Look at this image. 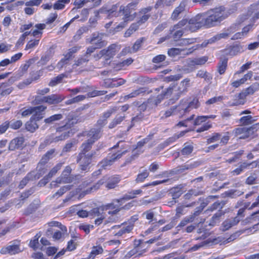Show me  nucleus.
<instances>
[{"instance_id":"nucleus-53","label":"nucleus","mask_w":259,"mask_h":259,"mask_svg":"<svg viewBox=\"0 0 259 259\" xmlns=\"http://www.w3.org/2000/svg\"><path fill=\"white\" fill-rule=\"evenodd\" d=\"M94 143L87 140L83 142L81 145V150L79 153H82L84 154H87V153L89 152L92 148V146Z\"/></svg>"},{"instance_id":"nucleus-12","label":"nucleus","mask_w":259,"mask_h":259,"mask_svg":"<svg viewBox=\"0 0 259 259\" xmlns=\"http://www.w3.org/2000/svg\"><path fill=\"white\" fill-rule=\"evenodd\" d=\"M230 138L231 133L229 132H225L223 136L220 133H213L207 137L206 142L207 144H210L220 140L221 145H226L228 143Z\"/></svg>"},{"instance_id":"nucleus-46","label":"nucleus","mask_w":259,"mask_h":259,"mask_svg":"<svg viewBox=\"0 0 259 259\" xmlns=\"http://www.w3.org/2000/svg\"><path fill=\"white\" fill-rule=\"evenodd\" d=\"M142 190L141 189L132 190L128 192L127 194H125L121 199L128 200L136 198L137 195H140L142 194Z\"/></svg>"},{"instance_id":"nucleus-32","label":"nucleus","mask_w":259,"mask_h":259,"mask_svg":"<svg viewBox=\"0 0 259 259\" xmlns=\"http://www.w3.org/2000/svg\"><path fill=\"white\" fill-rule=\"evenodd\" d=\"M146 40V37H141L136 40V41L133 44L132 48L127 47L125 48L124 50L125 52L127 51V52L130 53H136L141 48L143 45V44Z\"/></svg>"},{"instance_id":"nucleus-3","label":"nucleus","mask_w":259,"mask_h":259,"mask_svg":"<svg viewBox=\"0 0 259 259\" xmlns=\"http://www.w3.org/2000/svg\"><path fill=\"white\" fill-rule=\"evenodd\" d=\"M65 120L64 124L56 128V132L61 134L55 137L53 135L50 136L47 139L48 143H57L67 139L70 136V129L79 122L77 116L71 113L68 114Z\"/></svg>"},{"instance_id":"nucleus-25","label":"nucleus","mask_w":259,"mask_h":259,"mask_svg":"<svg viewBox=\"0 0 259 259\" xmlns=\"http://www.w3.org/2000/svg\"><path fill=\"white\" fill-rule=\"evenodd\" d=\"M90 214L93 217H98L94 221L95 224L97 226H99L103 223L105 219V214L103 211H102V205L100 207L92 208L90 211Z\"/></svg>"},{"instance_id":"nucleus-36","label":"nucleus","mask_w":259,"mask_h":259,"mask_svg":"<svg viewBox=\"0 0 259 259\" xmlns=\"http://www.w3.org/2000/svg\"><path fill=\"white\" fill-rule=\"evenodd\" d=\"M118 159H119L113 153H109L107 157L101 162L102 167L105 169L107 166L111 165L114 162Z\"/></svg>"},{"instance_id":"nucleus-34","label":"nucleus","mask_w":259,"mask_h":259,"mask_svg":"<svg viewBox=\"0 0 259 259\" xmlns=\"http://www.w3.org/2000/svg\"><path fill=\"white\" fill-rule=\"evenodd\" d=\"M143 243V240L141 239H135L134 241V248L131 250H130L125 256L130 258L132 256L136 255L139 251V250L142 248L141 247L142 244Z\"/></svg>"},{"instance_id":"nucleus-61","label":"nucleus","mask_w":259,"mask_h":259,"mask_svg":"<svg viewBox=\"0 0 259 259\" xmlns=\"http://www.w3.org/2000/svg\"><path fill=\"white\" fill-rule=\"evenodd\" d=\"M248 167H249V164H248V163L244 162L238 167L232 170L231 173L233 176L239 175L244 169L247 168Z\"/></svg>"},{"instance_id":"nucleus-20","label":"nucleus","mask_w":259,"mask_h":259,"mask_svg":"<svg viewBox=\"0 0 259 259\" xmlns=\"http://www.w3.org/2000/svg\"><path fill=\"white\" fill-rule=\"evenodd\" d=\"M176 88L175 84L170 85L167 89L162 90L161 93L158 95L155 100V103L157 105L164 99H167L171 97L175 89Z\"/></svg>"},{"instance_id":"nucleus-7","label":"nucleus","mask_w":259,"mask_h":259,"mask_svg":"<svg viewBox=\"0 0 259 259\" xmlns=\"http://www.w3.org/2000/svg\"><path fill=\"white\" fill-rule=\"evenodd\" d=\"M200 105L199 99L197 97H194L192 100H190V98L182 99L177 105L179 117H185L191 110L198 108Z\"/></svg>"},{"instance_id":"nucleus-27","label":"nucleus","mask_w":259,"mask_h":259,"mask_svg":"<svg viewBox=\"0 0 259 259\" xmlns=\"http://www.w3.org/2000/svg\"><path fill=\"white\" fill-rule=\"evenodd\" d=\"M65 97L63 95L53 94L45 96V102L48 105H57L61 103L65 99Z\"/></svg>"},{"instance_id":"nucleus-52","label":"nucleus","mask_w":259,"mask_h":259,"mask_svg":"<svg viewBox=\"0 0 259 259\" xmlns=\"http://www.w3.org/2000/svg\"><path fill=\"white\" fill-rule=\"evenodd\" d=\"M125 119V116H116L111 121L108 125L109 129H112L116 127L117 125L120 124L121 122Z\"/></svg>"},{"instance_id":"nucleus-17","label":"nucleus","mask_w":259,"mask_h":259,"mask_svg":"<svg viewBox=\"0 0 259 259\" xmlns=\"http://www.w3.org/2000/svg\"><path fill=\"white\" fill-rule=\"evenodd\" d=\"M17 241H13L12 243L9 245L3 247L0 250V253L2 254H9L10 255H14L21 252L20 249V244L19 242L16 243ZM10 242V243H11Z\"/></svg>"},{"instance_id":"nucleus-16","label":"nucleus","mask_w":259,"mask_h":259,"mask_svg":"<svg viewBox=\"0 0 259 259\" xmlns=\"http://www.w3.org/2000/svg\"><path fill=\"white\" fill-rule=\"evenodd\" d=\"M102 132L101 128L93 127L90 128L88 131L83 132L81 133V136H87L88 138V140L95 143L101 138Z\"/></svg>"},{"instance_id":"nucleus-62","label":"nucleus","mask_w":259,"mask_h":259,"mask_svg":"<svg viewBox=\"0 0 259 259\" xmlns=\"http://www.w3.org/2000/svg\"><path fill=\"white\" fill-rule=\"evenodd\" d=\"M259 214V210L253 212L250 216L246 217L244 220L241 222L242 225H246L248 224L252 223L255 220V215Z\"/></svg>"},{"instance_id":"nucleus-31","label":"nucleus","mask_w":259,"mask_h":259,"mask_svg":"<svg viewBox=\"0 0 259 259\" xmlns=\"http://www.w3.org/2000/svg\"><path fill=\"white\" fill-rule=\"evenodd\" d=\"M152 10L151 7L143 8L139 11V14L141 16L136 22L140 26L145 23L150 17L149 12Z\"/></svg>"},{"instance_id":"nucleus-50","label":"nucleus","mask_w":259,"mask_h":259,"mask_svg":"<svg viewBox=\"0 0 259 259\" xmlns=\"http://www.w3.org/2000/svg\"><path fill=\"white\" fill-rule=\"evenodd\" d=\"M259 130V123L252 124L249 127H245L246 135H248V138L253 137L256 132Z\"/></svg>"},{"instance_id":"nucleus-1","label":"nucleus","mask_w":259,"mask_h":259,"mask_svg":"<svg viewBox=\"0 0 259 259\" xmlns=\"http://www.w3.org/2000/svg\"><path fill=\"white\" fill-rule=\"evenodd\" d=\"M204 27L202 15L199 13L191 18H183L169 29V34L175 41L179 40L186 32H194Z\"/></svg>"},{"instance_id":"nucleus-40","label":"nucleus","mask_w":259,"mask_h":259,"mask_svg":"<svg viewBox=\"0 0 259 259\" xmlns=\"http://www.w3.org/2000/svg\"><path fill=\"white\" fill-rule=\"evenodd\" d=\"M225 214V211L222 210H219L211 218L209 225L212 226H215L217 224L220 222L221 219Z\"/></svg>"},{"instance_id":"nucleus-57","label":"nucleus","mask_w":259,"mask_h":259,"mask_svg":"<svg viewBox=\"0 0 259 259\" xmlns=\"http://www.w3.org/2000/svg\"><path fill=\"white\" fill-rule=\"evenodd\" d=\"M70 0H58L53 5V7L54 10H62L65 5L69 3Z\"/></svg>"},{"instance_id":"nucleus-22","label":"nucleus","mask_w":259,"mask_h":259,"mask_svg":"<svg viewBox=\"0 0 259 259\" xmlns=\"http://www.w3.org/2000/svg\"><path fill=\"white\" fill-rule=\"evenodd\" d=\"M63 164L64 162H59L57 163L50 170L48 174L44 177V178L40 181V182L43 183L44 185L47 184L61 169Z\"/></svg>"},{"instance_id":"nucleus-24","label":"nucleus","mask_w":259,"mask_h":259,"mask_svg":"<svg viewBox=\"0 0 259 259\" xmlns=\"http://www.w3.org/2000/svg\"><path fill=\"white\" fill-rule=\"evenodd\" d=\"M120 49V46L116 44H111L106 49H102V51L104 53L105 59L106 61L110 60L119 51Z\"/></svg>"},{"instance_id":"nucleus-33","label":"nucleus","mask_w":259,"mask_h":259,"mask_svg":"<svg viewBox=\"0 0 259 259\" xmlns=\"http://www.w3.org/2000/svg\"><path fill=\"white\" fill-rule=\"evenodd\" d=\"M34 27L35 29H31V36L35 37V39L40 40L42 36L43 30L46 28V25L45 23H38L36 24Z\"/></svg>"},{"instance_id":"nucleus-29","label":"nucleus","mask_w":259,"mask_h":259,"mask_svg":"<svg viewBox=\"0 0 259 259\" xmlns=\"http://www.w3.org/2000/svg\"><path fill=\"white\" fill-rule=\"evenodd\" d=\"M50 161L47 158L44 156H42L38 163H37V175L38 178L44 175L48 170V166L47 164Z\"/></svg>"},{"instance_id":"nucleus-35","label":"nucleus","mask_w":259,"mask_h":259,"mask_svg":"<svg viewBox=\"0 0 259 259\" xmlns=\"http://www.w3.org/2000/svg\"><path fill=\"white\" fill-rule=\"evenodd\" d=\"M37 121L30 117L25 124V130L32 133L35 132L39 127Z\"/></svg>"},{"instance_id":"nucleus-15","label":"nucleus","mask_w":259,"mask_h":259,"mask_svg":"<svg viewBox=\"0 0 259 259\" xmlns=\"http://www.w3.org/2000/svg\"><path fill=\"white\" fill-rule=\"evenodd\" d=\"M26 146L25 138L23 136H18L10 141L8 149L9 151L22 150Z\"/></svg>"},{"instance_id":"nucleus-26","label":"nucleus","mask_w":259,"mask_h":259,"mask_svg":"<svg viewBox=\"0 0 259 259\" xmlns=\"http://www.w3.org/2000/svg\"><path fill=\"white\" fill-rule=\"evenodd\" d=\"M80 48V46L76 45L69 49L67 52L64 55V58L60 60V62L62 65L67 64L70 60L74 57L75 54L79 51Z\"/></svg>"},{"instance_id":"nucleus-5","label":"nucleus","mask_w":259,"mask_h":259,"mask_svg":"<svg viewBox=\"0 0 259 259\" xmlns=\"http://www.w3.org/2000/svg\"><path fill=\"white\" fill-rule=\"evenodd\" d=\"M137 2H131L125 6L122 5L119 7V12L123 15V21L114 28L112 31L113 33L125 27L128 21L134 20L137 15L136 12L134 11L137 9Z\"/></svg>"},{"instance_id":"nucleus-47","label":"nucleus","mask_w":259,"mask_h":259,"mask_svg":"<svg viewBox=\"0 0 259 259\" xmlns=\"http://www.w3.org/2000/svg\"><path fill=\"white\" fill-rule=\"evenodd\" d=\"M151 92H152V91H149L148 88L146 87H140L133 91L130 94L132 98H135L141 95H143L146 93L149 94Z\"/></svg>"},{"instance_id":"nucleus-4","label":"nucleus","mask_w":259,"mask_h":259,"mask_svg":"<svg viewBox=\"0 0 259 259\" xmlns=\"http://www.w3.org/2000/svg\"><path fill=\"white\" fill-rule=\"evenodd\" d=\"M120 180V177L119 175H113L109 177L104 176L92 186L82 191L79 194V197L82 198L87 194L97 191L103 185L108 190L114 189L117 186Z\"/></svg>"},{"instance_id":"nucleus-60","label":"nucleus","mask_w":259,"mask_h":259,"mask_svg":"<svg viewBox=\"0 0 259 259\" xmlns=\"http://www.w3.org/2000/svg\"><path fill=\"white\" fill-rule=\"evenodd\" d=\"M225 204L226 202L224 201H222L221 202L217 201L211 205L208 210L211 211L217 210V209H219V210H222V208Z\"/></svg>"},{"instance_id":"nucleus-38","label":"nucleus","mask_w":259,"mask_h":259,"mask_svg":"<svg viewBox=\"0 0 259 259\" xmlns=\"http://www.w3.org/2000/svg\"><path fill=\"white\" fill-rule=\"evenodd\" d=\"M208 57L206 56L191 59L189 64L191 66L203 65L208 61Z\"/></svg>"},{"instance_id":"nucleus-48","label":"nucleus","mask_w":259,"mask_h":259,"mask_svg":"<svg viewBox=\"0 0 259 259\" xmlns=\"http://www.w3.org/2000/svg\"><path fill=\"white\" fill-rule=\"evenodd\" d=\"M7 83L3 82L0 84V99L6 96L11 93L12 89L11 88H7Z\"/></svg>"},{"instance_id":"nucleus-39","label":"nucleus","mask_w":259,"mask_h":259,"mask_svg":"<svg viewBox=\"0 0 259 259\" xmlns=\"http://www.w3.org/2000/svg\"><path fill=\"white\" fill-rule=\"evenodd\" d=\"M228 59L224 58L220 59L218 63L217 70L220 74L222 75L225 73L228 66Z\"/></svg>"},{"instance_id":"nucleus-30","label":"nucleus","mask_w":259,"mask_h":259,"mask_svg":"<svg viewBox=\"0 0 259 259\" xmlns=\"http://www.w3.org/2000/svg\"><path fill=\"white\" fill-rule=\"evenodd\" d=\"M47 108V106L44 105L33 107V114L31 116V118L38 121L42 119L44 117L45 111Z\"/></svg>"},{"instance_id":"nucleus-18","label":"nucleus","mask_w":259,"mask_h":259,"mask_svg":"<svg viewBox=\"0 0 259 259\" xmlns=\"http://www.w3.org/2000/svg\"><path fill=\"white\" fill-rule=\"evenodd\" d=\"M130 145L123 141H119L115 145L110 148V150H114L119 148L120 150H117L113 153L116 157L120 159L123 154L126 153L130 149Z\"/></svg>"},{"instance_id":"nucleus-6","label":"nucleus","mask_w":259,"mask_h":259,"mask_svg":"<svg viewBox=\"0 0 259 259\" xmlns=\"http://www.w3.org/2000/svg\"><path fill=\"white\" fill-rule=\"evenodd\" d=\"M138 220L137 215L131 217L127 221H125L120 225H114L111 229L113 230V235L117 238L123 237L127 234L132 232L135 227V224Z\"/></svg>"},{"instance_id":"nucleus-28","label":"nucleus","mask_w":259,"mask_h":259,"mask_svg":"<svg viewBox=\"0 0 259 259\" xmlns=\"http://www.w3.org/2000/svg\"><path fill=\"white\" fill-rule=\"evenodd\" d=\"M186 6L187 2L185 1H181L171 13L170 19L172 21L178 20L180 18V15L186 11Z\"/></svg>"},{"instance_id":"nucleus-41","label":"nucleus","mask_w":259,"mask_h":259,"mask_svg":"<svg viewBox=\"0 0 259 259\" xmlns=\"http://www.w3.org/2000/svg\"><path fill=\"white\" fill-rule=\"evenodd\" d=\"M233 133L235 137H238L240 139H245L248 138V135L245 132V127H239L233 130Z\"/></svg>"},{"instance_id":"nucleus-64","label":"nucleus","mask_w":259,"mask_h":259,"mask_svg":"<svg viewBox=\"0 0 259 259\" xmlns=\"http://www.w3.org/2000/svg\"><path fill=\"white\" fill-rule=\"evenodd\" d=\"M39 41L40 40L38 39L35 38L33 39H30L27 42L25 46V50H28L36 47L38 45Z\"/></svg>"},{"instance_id":"nucleus-44","label":"nucleus","mask_w":259,"mask_h":259,"mask_svg":"<svg viewBox=\"0 0 259 259\" xmlns=\"http://www.w3.org/2000/svg\"><path fill=\"white\" fill-rule=\"evenodd\" d=\"M67 77V75L65 73L59 74L57 76L52 78L48 84L50 87H55L58 84L61 83L63 78Z\"/></svg>"},{"instance_id":"nucleus-42","label":"nucleus","mask_w":259,"mask_h":259,"mask_svg":"<svg viewBox=\"0 0 259 259\" xmlns=\"http://www.w3.org/2000/svg\"><path fill=\"white\" fill-rule=\"evenodd\" d=\"M63 117V116L61 113L55 114L52 115L44 119V122L46 124H52L56 121L61 120Z\"/></svg>"},{"instance_id":"nucleus-21","label":"nucleus","mask_w":259,"mask_h":259,"mask_svg":"<svg viewBox=\"0 0 259 259\" xmlns=\"http://www.w3.org/2000/svg\"><path fill=\"white\" fill-rule=\"evenodd\" d=\"M245 50L244 46L238 43L227 46L224 51L226 55L234 56L243 52Z\"/></svg>"},{"instance_id":"nucleus-58","label":"nucleus","mask_w":259,"mask_h":259,"mask_svg":"<svg viewBox=\"0 0 259 259\" xmlns=\"http://www.w3.org/2000/svg\"><path fill=\"white\" fill-rule=\"evenodd\" d=\"M103 249L100 246H94L92 248L91 252H90L89 258L91 259H94L95 256L103 252Z\"/></svg>"},{"instance_id":"nucleus-8","label":"nucleus","mask_w":259,"mask_h":259,"mask_svg":"<svg viewBox=\"0 0 259 259\" xmlns=\"http://www.w3.org/2000/svg\"><path fill=\"white\" fill-rule=\"evenodd\" d=\"M121 199H113L110 203H107L102 205V211H106L109 210L108 211V214L110 216L108 218V220H106L104 222V224L106 225L108 223H116L117 219L113 218V215L117 214L123 208L121 206L120 202Z\"/></svg>"},{"instance_id":"nucleus-2","label":"nucleus","mask_w":259,"mask_h":259,"mask_svg":"<svg viewBox=\"0 0 259 259\" xmlns=\"http://www.w3.org/2000/svg\"><path fill=\"white\" fill-rule=\"evenodd\" d=\"M200 14L203 18L204 28H210L220 25L229 15V13L223 6L210 9Z\"/></svg>"},{"instance_id":"nucleus-37","label":"nucleus","mask_w":259,"mask_h":259,"mask_svg":"<svg viewBox=\"0 0 259 259\" xmlns=\"http://www.w3.org/2000/svg\"><path fill=\"white\" fill-rule=\"evenodd\" d=\"M240 222L238 217H234L233 220H226L222 223V227L224 231H227L232 227L235 226Z\"/></svg>"},{"instance_id":"nucleus-10","label":"nucleus","mask_w":259,"mask_h":259,"mask_svg":"<svg viewBox=\"0 0 259 259\" xmlns=\"http://www.w3.org/2000/svg\"><path fill=\"white\" fill-rule=\"evenodd\" d=\"M95 153H89L87 154H84L82 153H78L76 162L79 164V168L81 171L88 172L90 171Z\"/></svg>"},{"instance_id":"nucleus-9","label":"nucleus","mask_w":259,"mask_h":259,"mask_svg":"<svg viewBox=\"0 0 259 259\" xmlns=\"http://www.w3.org/2000/svg\"><path fill=\"white\" fill-rule=\"evenodd\" d=\"M247 15L249 16L253 15L251 19V21L252 23L246 25L242 29V33L245 37L248 35L250 31L252 30L254 25L253 23L259 19V0L249 6L247 10Z\"/></svg>"},{"instance_id":"nucleus-11","label":"nucleus","mask_w":259,"mask_h":259,"mask_svg":"<svg viewBox=\"0 0 259 259\" xmlns=\"http://www.w3.org/2000/svg\"><path fill=\"white\" fill-rule=\"evenodd\" d=\"M72 168L70 165L66 166L62 171L61 175L55 181H53L55 188L59 187V184L71 183L74 180V176L71 175Z\"/></svg>"},{"instance_id":"nucleus-45","label":"nucleus","mask_w":259,"mask_h":259,"mask_svg":"<svg viewBox=\"0 0 259 259\" xmlns=\"http://www.w3.org/2000/svg\"><path fill=\"white\" fill-rule=\"evenodd\" d=\"M176 0H157L154 5L155 9L160 7H170L173 5Z\"/></svg>"},{"instance_id":"nucleus-43","label":"nucleus","mask_w":259,"mask_h":259,"mask_svg":"<svg viewBox=\"0 0 259 259\" xmlns=\"http://www.w3.org/2000/svg\"><path fill=\"white\" fill-rule=\"evenodd\" d=\"M246 97V96L244 94L243 92H241V93H239L237 95L235 96L232 105L238 106L240 105H243L245 103Z\"/></svg>"},{"instance_id":"nucleus-13","label":"nucleus","mask_w":259,"mask_h":259,"mask_svg":"<svg viewBox=\"0 0 259 259\" xmlns=\"http://www.w3.org/2000/svg\"><path fill=\"white\" fill-rule=\"evenodd\" d=\"M104 34L99 32L93 33L90 37L87 39V42L92 44L95 50L100 49L107 45V41L103 39Z\"/></svg>"},{"instance_id":"nucleus-55","label":"nucleus","mask_w":259,"mask_h":259,"mask_svg":"<svg viewBox=\"0 0 259 259\" xmlns=\"http://www.w3.org/2000/svg\"><path fill=\"white\" fill-rule=\"evenodd\" d=\"M88 62L85 60L84 58L81 56L75 61L74 63L72 65L73 68L75 69L78 66H80L81 68V71L87 70V69L84 68L83 69L82 68L84 65H86Z\"/></svg>"},{"instance_id":"nucleus-63","label":"nucleus","mask_w":259,"mask_h":259,"mask_svg":"<svg viewBox=\"0 0 259 259\" xmlns=\"http://www.w3.org/2000/svg\"><path fill=\"white\" fill-rule=\"evenodd\" d=\"M253 121L252 117L251 115L242 116L239 119V122L243 125L250 124Z\"/></svg>"},{"instance_id":"nucleus-23","label":"nucleus","mask_w":259,"mask_h":259,"mask_svg":"<svg viewBox=\"0 0 259 259\" xmlns=\"http://www.w3.org/2000/svg\"><path fill=\"white\" fill-rule=\"evenodd\" d=\"M63 164L64 162H59L57 163L50 170L48 174L44 177V178L40 181V182L43 183L44 185L47 184L61 169Z\"/></svg>"},{"instance_id":"nucleus-51","label":"nucleus","mask_w":259,"mask_h":259,"mask_svg":"<svg viewBox=\"0 0 259 259\" xmlns=\"http://www.w3.org/2000/svg\"><path fill=\"white\" fill-rule=\"evenodd\" d=\"M259 130V123L252 124L249 127H245L246 135H248V138L253 137L256 132Z\"/></svg>"},{"instance_id":"nucleus-59","label":"nucleus","mask_w":259,"mask_h":259,"mask_svg":"<svg viewBox=\"0 0 259 259\" xmlns=\"http://www.w3.org/2000/svg\"><path fill=\"white\" fill-rule=\"evenodd\" d=\"M207 204L205 202H202L200 204V206L197 207L196 210L194 211V212L189 216V217H192V219H193V222L195 221L196 219V218L198 217L199 214L201 213V212L203 211L205 207L206 206Z\"/></svg>"},{"instance_id":"nucleus-14","label":"nucleus","mask_w":259,"mask_h":259,"mask_svg":"<svg viewBox=\"0 0 259 259\" xmlns=\"http://www.w3.org/2000/svg\"><path fill=\"white\" fill-rule=\"evenodd\" d=\"M190 87V79L188 78H186L182 80L180 83L179 86L177 88V93L175 94L174 97L170 100L172 101L171 103H175L178 100L180 96L184 93H186L188 91V88Z\"/></svg>"},{"instance_id":"nucleus-49","label":"nucleus","mask_w":259,"mask_h":259,"mask_svg":"<svg viewBox=\"0 0 259 259\" xmlns=\"http://www.w3.org/2000/svg\"><path fill=\"white\" fill-rule=\"evenodd\" d=\"M119 7V3H116L114 5H113L110 8H108V17H117L119 15V12H118L117 10Z\"/></svg>"},{"instance_id":"nucleus-56","label":"nucleus","mask_w":259,"mask_h":259,"mask_svg":"<svg viewBox=\"0 0 259 259\" xmlns=\"http://www.w3.org/2000/svg\"><path fill=\"white\" fill-rule=\"evenodd\" d=\"M72 185H66L61 187L54 195L53 197H59L72 188Z\"/></svg>"},{"instance_id":"nucleus-19","label":"nucleus","mask_w":259,"mask_h":259,"mask_svg":"<svg viewBox=\"0 0 259 259\" xmlns=\"http://www.w3.org/2000/svg\"><path fill=\"white\" fill-rule=\"evenodd\" d=\"M126 82V80L122 78H108L104 80L103 86L105 88H117L124 84Z\"/></svg>"},{"instance_id":"nucleus-54","label":"nucleus","mask_w":259,"mask_h":259,"mask_svg":"<svg viewBox=\"0 0 259 259\" xmlns=\"http://www.w3.org/2000/svg\"><path fill=\"white\" fill-rule=\"evenodd\" d=\"M193 150V146L192 144H188V143H185L184 147L181 151V153L183 156H188L192 152Z\"/></svg>"}]
</instances>
